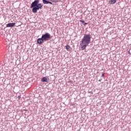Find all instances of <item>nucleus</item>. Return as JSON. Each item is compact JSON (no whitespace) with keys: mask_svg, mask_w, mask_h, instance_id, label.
<instances>
[{"mask_svg":"<svg viewBox=\"0 0 131 131\" xmlns=\"http://www.w3.org/2000/svg\"><path fill=\"white\" fill-rule=\"evenodd\" d=\"M92 39V35L90 34H84L83 38L81 39V43L80 44V48L82 51L85 50L86 47L91 43Z\"/></svg>","mask_w":131,"mask_h":131,"instance_id":"obj_1","label":"nucleus"},{"mask_svg":"<svg viewBox=\"0 0 131 131\" xmlns=\"http://www.w3.org/2000/svg\"><path fill=\"white\" fill-rule=\"evenodd\" d=\"M39 3V0H35L31 4V8H33V13H37V10H39V9H42V4L40 3L38 4Z\"/></svg>","mask_w":131,"mask_h":131,"instance_id":"obj_2","label":"nucleus"},{"mask_svg":"<svg viewBox=\"0 0 131 131\" xmlns=\"http://www.w3.org/2000/svg\"><path fill=\"white\" fill-rule=\"evenodd\" d=\"M51 35L49 33H46L45 34L42 35L41 38H38L37 42L39 45H42L44 41H48L51 39Z\"/></svg>","mask_w":131,"mask_h":131,"instance_id":"obj_3","label":"nucleus"},{"mask_svg":"<svg viewBox=\"0 0 131 131\" xmlns=\"http://www.w3.org/2000/svg\"><path fill=\"white\" fill-rule=\"evenodd\" d=\"M41 81L42 82H49L50 81V79L49 78H47L46 77H44L41 79Z\"/></svg>","mask_w":131,"mask_h":131,"instance_id":"obj_4","label":"nucleus"},{"mask_svg":"<svg viewBox=\"0 0 131 131\" xmlns=\"http://www.w3.org/2000/svg\"><path fill=\"white\" fill-rule=\"evenodd\" d=\"M15 23H9V24H7L6 25L7 27H13L15 25Z\"/></svg>","mask_w":131,"mask_h":131,"instance_id":"obj_5","label":"nucleus"},{"mask_svg":"<svg viewBox=\"0 0 131 131\" xmlns=\"http://www.w3.org/2000/svg\"><path fill=\"white\" fill-rule=\"evenodd\" d=\"M109 2L111 5H113L116 3V0H110Z\"/></svg>","mask_w":131,"mask_h":131,"instance_id":"obj_6","label":"nucleus"},{"mask_svg":"<svg viewBox=\"0 0 131 131\" xmlns=\"http://www.w3.org/2000/svg\"><path fill=\"white\" fill-rule=\"evenodd\" d=\"M43 2V4L45 5H48L49 1H47V0H42Z\"/></svg>","mask_w":131,"mask_h":131,"instance_id":"obj_7","label":"nucleus"},{"mask_svg":"<svg viewBox=\"0 0 131 131\" xmlns=\"http://www.w3.org/2000/svg\"><path fill=\"white\" fill-rule=\"evenodd\" d=\"M66 49L67 51H69V49H70V46H69V45H67L66 46Z\"/></svg>","mask_w":131,"mask_h":131,"instance_id":"obj_8","label":"nucleus"},{"mask_svg":"<svg viewBox=\"0 0 131 131\" xmlns=\"http://www.w3.org/2000/svg\"><path fill=\"white\" fill-rule=\"evenodd\" d=\"M80 22H81V23H82V24H84V20H80Z\"/></svg>","mask_w":131,"mask_h":131,"instance_id":"obj_9","label":"nucleus"},{"mask_svg":"<svg viewBox=\"0 0 131 131\" xmlns=\"http://www.w3.org/2000/svg\"><path fill=\"white\" fill-rule=\"evenodd\" d=\"M48 4H50V5H53V3L50 1H48Z\"/></svg>","mask_w":131,"mask_h":131,"instance_id":"obj_10","label":"nucleus"},{"mask_svg":"<svg viewBox=\"0 0 131 131\" xmlns=\"http://www.w3.org/2000/svg\"><path fill=\"white\" fill-rule=\"evenodd\" d=\"M102 77H104V73H102Z\"/></svg>","mask_w":131,"mask_h":131,"instance_id":"obj_11","label":"nucleus"},{"mask_svg":"<svg viewBox=\"0 0 131 131\" xmlns=\"http://www.w3.org/2000/svg\"><path fill=\"white\" fill-rule=\"evenodd\" d=\"M88 25V23H84V25Z\"/></svg>","mask_w":131,"mask_h":131,"instance_id":"obj_12","label":"nucleus"},{"mask_svg":"<svg viewBox=\"0 0 131 131\" xmlns=\"http://www.w3.org/2000/svg\"><path fill=\"white\" fill-rule=\"evenodd\" d=\"M53 2H54V3H56V2H54V1H56V0H52Z\"/></svg>","mask_w":131,"mask_h":131,"instance_id":"obj_13","label":"nucleus"}]
</instances>
